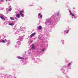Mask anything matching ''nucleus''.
Listing matches in <instances>:
<instances>
[{"mask_svg": "<svg viewBox=\"0 0 78 78\" xmlns=\"http://www.w3.org/2000/svg\"><path fill=\"white\" fill-rule=\"evenodd\" d=\"M0 18L2 19V20H5V18L3 16H0Z\"/></svg>", "mask_w": 78, "mask_h": 78, "instance_id": "obj_4", "label": "nucleus"}, {"mask_svg": "<svg viewBox=\"0 0 78 78\" xmlns=\"http://www.w3.org/2000/svg\"><path fill=\"white\" fill-rule=\"evenodd\" d=\"M45 50V48L42 49V51H44Z\"/></svg>", "mask_w": 78, "mask_h": 78, "instance_id": "obj_13", "label": "nucleus"}, {"mask_svg": "<svg viewBox=\"0 0 78 78\" xmlns=\"http://www.w3.org/2000/svg\"><path fill=\"white\" fill-rule=\"evenodd\" d=\"M10 19H11V20H14V18L12 17H10Z\"/></svg>", "mask_w": 78, "mask_h": 78, "instance_id": "obj_9", "label": "nucleus"}, {"mask_svg": "<svg viewBox=\"0 0 78 78\" xmlns=\"http://www.w3.org/2000/svg\"><path fill=\"white\" fill-rule=\"evenodd\" d=\"M29 54H30V52H29Z\"/></svg>", "mask_w": 78, "mask_h": 78, "instance_id": "obj_20", "label": "nucleus"}, {"mask_svg": "<svg viewBox=\"0 0 78 78\" xmlns=\"http://www.w3.org/2000/svg\"><path fill=\"white\" fill-rule=\"evenodd\" d=\"M22 12H23V10H21V11H20V15H21V17L23 16V14L22 13Z\"/></svg>", "mask_w": 78, "mask_h": 78, "instance_id": "obj_1", "label": "nucleus"}, {"mask_svg": "<svg viewBox=\"0 0 78 78\" xmlns=\"http://www.w3.org/2000/svg\"><path fill=\"white\" fill-rule=\"evenodd\" d=\"M70 63H68V67H69V66H70Z\"/></svg>", "mask_w": 78, "mask_h": 78, "instance_id": "obj_12", "label": "nucleus"}, {"mask_svg": "<svg viewBox=\"0 0 78 78\" xmlns=\"http://www.w3.org/2000/svg\"><path fill=\"white\" fill-rule=\"evenodd\" d=\"M38 16H40L41 18L42 17V15L41 14V13H39L38 15Z\"/></svg>", "mask_w": 78, "mask_h": 78, "instance_id": "obj_6", "label": "nucleus"}, {"mask_svg": "<svg viewBox=\"0 0 78 78\" xmlns=\"http://www.w3.org/2000/svg\"><path fill=\"white\" fill-rule=\"evenodd\" d=\"M6 0V1H8V0Z\"/></svg>", "mask_w": 78, "mask_h": 78, "instance_id": "obj_19", "label": "nucleus"}, {"mask_svg": "<svg viewBox=\"0 0 78 78\" xmlns=\"http://www.w3.org/2000/svg\"><path fill=\"white\" fill-rule=\"evenodd\" d=\"M9 0V1H10V0Z\"/></svg>", "mask_w": 78, "mask_h": 78, "instance_id": "obj_21", "label": "nucleus"}, {"mask_svg": "<svg viewBox=\"0 0 78 78\" xmlns=\"http://www.w3.org/2000/svg\"><path fill=\"white\" fill-rule=\"evenodd\" d=\"M32 46L31 47L32 48H33L34 49V48H35V47H34V44H32Z\"/></svg>", "mask_w": 78, "mask_h": 78, "instance_id": "obj_7", "label": "nucleus"}, {"mask_svg": "<svg viewBox=\"0 0 78 78\" xmlns=\"http://www.w3.org/2000/svg\"><path fill=\"white\" fill-rule=\"evenodd\" d=\"M9 11H11V9H9Z\"/></svg>", "mask_w": 78, "mask_h": 78, "instance_id": "obj_18", "label": "nucleus"}, {"mask_svg": "<svg viewBox=\"0 0 78 78\" xmlns=\"http://www.w3.org/2000/svg\"><path fill=\"white\" fill-rule=\"evenodd\" d=\"M17 58H18V59H24V58H23V57H19V56L17 57Z\"/></svg>", "mask_w": 78, "mask_h": 78, "instance_id": "obj_2", "label": "nucleus"}, {"mask_svg": "<svg viewBox=\"0 0 78 78\" xmlns=\"http://www.w3.org/2000/svg\"><path fill=\"white\" fill-rule=\"evenodd\" d=\"M69 12L70 14H72V13L71 12V11H70V10H69Z\"/></svg>", "mask_w": 78, "mask_h": 78, "instance_id": "obj_16", "label": "nucleus"}, {"mask_svg": "<svg viewBox=\"0 0 78 78\" xmlns=\"http://www.w3.org/2000/svg\"><path fill=\"white\" fill-rule=\"evenodd\" d=\"M38 30H42V27L41 26H39L38 27Z\"/></svg>", "mask_w": 78, "mask_h": 78, "instance_id": "obj_5", "label": "nucleus"}, {"mask_svg": "<svg viewBox=\"0 0 78 78\" xmlns=\"http://www.w3.org/2000/svg\"><path fill=\"white\" fill-rule=\"evenodd\" d=\"M35 34H36V33H33L32 34H31L30 36V37L31 38V37H33V36H34V35H35Z\"/></svg>", "mask_w": 78, "mask_h": 78, "instance_id": "obj_3", "label": "nucleus"}, {"mask_svg": "<svg viewBox=\"0 0 78 78\" xmlns=\"http://www.w3.org/2000/svg\"><path fill=\"white\" fill-rule=\"evenodd\" d=\"M69 30H67V33H68L69 32Z\"/></svg>", "mask_w": 78, "mask_h": 78, "instance_id": "obj_15", "label": "nucleus"}, {"mask_svg": "<svg viewBox=\"0 0 78 78\" xmlns=\"http://www.w3.org/2000/svg\"><path fill=\"white\" fill-rule=\"evenodd\" d=\"M71 15L72 16H73V17H75V16H74V15L73 14L71 13Z\"/></svg>", "mask_w": 78, "mask_h": 78, "instance_id": "obj_14", "label": "nucleus"}, {"mask_svg": "<svg viewBox=\"0 0 78 78\" xmlns=\"http://www.w3.org/2000/svg\"><path fill=\"white\" fill-rule=\"evenodd\" d=\"M2 42L5 43V41L4 40H2Z\"/></svg>", "mask_w": 78, "mask_h": 78, "instance_id": "obj_11", "label": "nucleus"}, {"mask_svg": "<svg viewBox=\"0 0 78 78\" xmlns=\"http://www.w3.org/2000/svg\"><path fill=\"white\" fill-rule=\"evenodd\" d=\"M59 13H57V16H59Z\"/></svg>", "mask_w": 78, "mask_h": 78, "instance_id": "obj_17", "label": "nucleus"}, {"mask_svg": "<svg viewBox=\"0 0 78 78\" xmlns=\"http://www.w3.org/2000/svg\"><path fill=\"white\" fill-rule=\"evenodd\" d=\"M9 24L11 26H13L14 25V24L13 23H9Z\"/></svg>", "mask_w": 78, "mask_h": 78, "instance_id": "obj_10", "label": "nucleus"}, {"mask_svg": "<svg viewBox=\"0 0 78 78\" xmlns=\"http://www.w3.org/2000/svg\"><path fill=\"white\" fill-rule=\"evenodd\" d=\"M16 17H17V18H19L20 17V14H18L16 16Z\"/></svg>", "mask_w": 78, "mask_h": 78, "instance_id": "obj_8", "label": "nucleus"}]
</instances>
